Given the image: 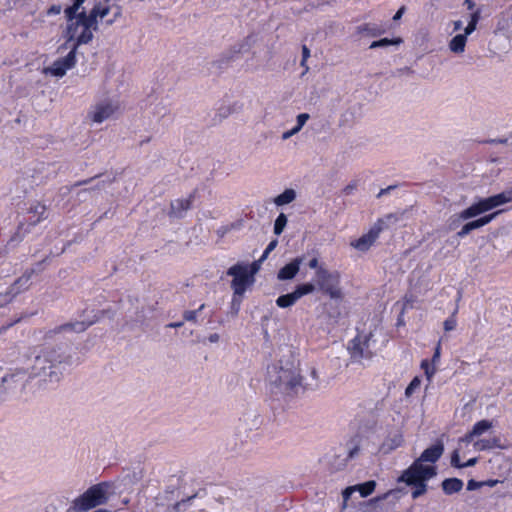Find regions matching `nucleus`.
I'll list each match as a JSON object with an SVG mask.
<instances>
[{
    "label": "nucleus",
    "mask_w": 512,
    "mask_h": 512,
    "mask_svg": "<svg viewBox=\"0 0 512 512\" xmlns=\"http://www.w3.org/2000/svg\"><path fill=\"white\" fill-rule=\"evenodd\" d=\"M63 364H71V357L65 355L61 348H41L30 367V377L37 379L39 389L53 388L62 379Z\"/></svg>",
    "instance_id": "f257e3e1"
},
{
    "label": "nucleus",
    "mask_w": 512,
    "mask_h": 512,
    "mask_svg": "<svg viewBox=\"0 0 512 512\" xmlns=\"http://www.w3.org/2000/svg\"><path fill=\"white\" fill-rule=\"evenodd\" d=\"M68 7L65 8L64 14L67 20V35L69 40L75 41L74 47L82 44H87L93 39V31L98 29V26L88 15L86 8L82 5L80 10L74 13H67Z\"/></svg>",
    "instance_id": "f03ea898"
},
{
    "label": "nucleus",
    "mask_w": 512,
    "mask_h": 512,
    "mask_svg": "<svg viewBox=\"0 0 512 512\" xmlns=\"http://www.w3.org/2000/svg\"><path fill=\"white\" fill-rule=\"evenodd\" d=\"M268 381L285 391L302 385L298 362L292 356L287 359H280L268 368Z\"/></svg>",
    "instance_id": "7ed1b4c3"
},
{
    "label": "nucleus",
    "mask_w": 512,
    "mask_h": 512,
    "mask_svg": "<svg viewBox=\"0 0 512 512\" xmlns=\"http://www.w3.org/2000/svg\"><path fill=\"white\" fill-rule=\"evenodd\" d=\"M109 484L101 482L89 487L84 493L76 497L70 504L67 512H88L108 501Z\"/></svg>",
    "instance_id": "20e7f679"
},
{
    "label": "nucleus",
    "mask_w": 512,
    "mask_h": 512,
    "mask_svg": "<svg viewBox=\"0 0 512 512\" xmlns=\"http://www.w3.org/2000/svg\"><path fill=\"white\" fill-rule=\"evenodd\" d=\"M303 284L312 286L313 293L315 291H321L334 300H342L343 298V292L340 287V275L336 271L320 268L315 272L312 282Z\"/></svg>",
    "instance_id": "39448f33"
},
{
    "label": "nucleus",
    "mask_w": 512,
    "mask_h": 512,
    "mask_svg": "<svg viewBox=\"0 0 512 512\" xmlns=\"http://www.w3.org/2000/svg\"><path fill=\"white\" fill-rule=\"evenodd\" d=\"M512 201V189L481 198L458 214V220H468Z\"/></svg>",
    "instance_id": "423d86ee"
},
{
    "label": "nucleus",
    "mask_w": 512,
    "mask_h": 512,
    "mask_svg": "<svg viewBox=\"0 0 512 512\" xmlns=\"http://www.w3.org/2000/svg\"><path fill=\"white\" fill-rule=\"evenodd\" d=\"M348 351L354 361L371 359L375 354L373 334H358L349 342Z\"/></svg>",
    "instance_id": "0eeeda50"
},
{
    "label": "nucleus",
    "mask_w": 512,
    "mask_h": 512,
    "mask_svg": "<svg viewBox=\"0 0 512 512\" xmlns=\"http://www.w3.org/2000/svg\"><path fill=\"white\" fill-rule=\"evenodd\" d=\"M227 275L232 276L231 288L234 295L241 297L254 283V277L249 274V266L243 263H237L227 270Z\"/></svg>",
    "instance_id": "6e6552de"
},
{
    "label": "nucleus",
    "mask_w": 512,
    "mask_h": 512,
    "mask_svg": "<svg viewBox=\"0 0 512 512\" xmlns=\"http://www.w3.org/2000/svg\"><path fill=\"white\" fill-rule=\"evenodd\" d=\"M110 0H100L94 4L88 15L98 26L111 12L113 16L105 20L107 26L114 24L122 16V8L119 5H110Z\"/></svg>",
    "instance_id": "1a4fd4ad"
},
{
    "label": "nucleus",
    "mask_w": 512,
    "mask_h": 512,
    "mask_svg": "<svg viewBox=\"0 0 512 512\" xmlns=\"http://www.w3.org/2000/svg\"><path fill=\"white\" fill-rule=\"evenodd\" d=\"M437 474L436 467L424 465L417 459L401 475L400 480L407 485L412 483L427 481Z\"/></svg>",
    "instance_id": "9d476101"
},
{
    "label": "nucleus",
    "mask_w": 512,
    "mask_h": 512,
    "mask_svg": "<svg viewBox=\"0 0 512 512\" xmlns=\"http://www.w3.org/2000/svg\"><path fill=\"white\" fill-rule=\"evenodd\" d=\"M390 220H396V217L392 214H389L385 217V219H379L366 234L351 242V246L362 252L369 250V248L378 239L381 231L384 229L385 222Z\"/></svg>",
    "instance_id": "9b49d317"
},
{
    "label": "nucleus",
    "mask_w": 512,
    "mask_h": 512,
    "mask_svg": "<svg viewBox=\"0 0 512 512\" xmlns=\"http://www.w3.org/2000/svg\"><path fill=\"white\" fill-rule=\"evenodd\" d=\"M29 379L32 378L30 377V374H27L25 369L15 368L10 370L2 378V384L6 391L16 394L21 393L25 389L26 383Z\"/></svg>",
    "instance_id": "f8f14e48"
},
{
    "label": "nucleus",
    "mask_w": 512,
    "mask_h": 512,
    "mask_svg": "<svg viewBox=\"0 0 512 512\" xmlns=\"http://www.w3.org/2000/svg\"><path fill=\"white\" fill-rule=\"evenodd\" d=\"M119 108L118 101L105 99L96 103L88 115L94 123H102L113 117L119 111Z\"/></svg>",
    "instance_id": "ddd939ff"
},
{
    "label": "nucleus",
    "mask_w": 512,
    "mask_h": 512,
    "mask_svg": "<svg viewBox=\"0 0 512 512\" xmlns=\"http://www.w3.org/2000/svg\"><path fill=\"white\" fill-rule=\"evenodd\" d=\"M262 424V419L255 409L247 410L239 418L236 430L240 435H248V433L258 430Z\"/></svg>",
    "instance_id": "4468645a"
},
{
    "label": "nucleus",
    "mask_w": 512,
    "mask_h": 512,
    "mask_svg": "<svg viewBox=\"0 0 512 512\" xmlns=\"http://www.w3.org/2000/svg\"><path fill=\"white\" fill-rule=\"evenodd\" d=\"M76 64V47L62 58L55 60L51 66L44 69L46 74H50L55 77H63L66 72L73 68Z\"/></svg>",
    "instance_id": "2eb2a0df"
},
{
    "label": "nucleus",
    "mask_w": 512,
    "mask_h": 512,
    "mask_svg": "<svg viewBox=\"0 0 512 512\" xmlns=\"http://www.w3.org/2000/svg\"><path fill=\"white\" fill-rule=\"evenodd\" d=\"M312 293L313 287L302 283L297 285L293 292L279 296L276 299V305L280 308H288L293 306L303 296Z\"/></svg>",
    "instance_id": "dca6fc26"
},
{
    "label": "nucleus",
    "mask_w": 512,
    "mask_h": 512,
    "mask_svg": "<svg viewBox=\"0 0 512 512\" xmlns=\"http://www.w3.org/2000/svg\"><path fill=\"white\" fill-rule=\"evenodd\" d=\"M32 274L33 270L25 272L4 294H0V305L11 302L20 292L26 290Z\"/></svg>",
    "instance_id": "f3484780"
},
{
    "label": "nucleus",
    "mask_w": 512,
    "mask_h": 512,
    "mask_svg": "<svg viewBox=\"0 0 512 512\" xmlns=\"http://www.w3.org/2000/svg\"><path fill=\"white\" fill-rule=\"evenodd\" d=\"M302 262V257L294 258L291 262L279 269L277 278L281 281L292 280L298 274Z\"/></svg>",
    "instance_id": "a211bd4d"
},
{
    "label": "nucleus",
    "mask_w": 512,
    "mask_h": 512,
    "mask_svg": "<svg viewBox=\"0 0 512 512\" xmlns=\"http://www.w3.org/2000/svg\"><path fill=\"white\" fill-rule=\"evenodd\" d=\"M92 324H93V321H89V322H85V321L78 322L77 321V322H73V323H66V324L56 327L55 329L49 330L46 333L45 338L46 339L52 338V336L54 334H57V333H60L63 331H74L77 333L83 332Z\"/></svg>",
    "instance_id": "6ab92c4d"
},
{
    "label": "nucleus",
    "mask_w": 512,
    "mask_h": 512,
    "mask_svg": "<svg viewBox=\"0 0 512 512\" xmlns=\"http://www.w3.org/2000/svg\"><path fill=\"white\" fill-rule=\"evenodd\" d=\"M443 452V443L437 442L436 444L425 449L417 460L420 461L422 464L425 462L435 463L440 459Z\"/></svg>",
    "instance_id": "aec40b11"
},
{
    "label": "nucleus",
    "mask_w": 512,
    "mask_h": 512,
    "mask_svg": "<svg viewBox=\"0 0 512 512\" xmlns=\"http://www.w3.org/2000/svg\"><path fill=\"white\" fill-rule=\"evenodd\" d=\"M194 196L191 194L187 198H179L171 202V214L175 217H182L190 209Z\"/></svg>",
    "instance_id": "412c9836"
},
{
    "label": "nucleus",
    "mask_w": 512,
    "mask_h": 512,
    "mask_svg": "<svg viewBox=\"0 0 512 512\" xmlns=\"http://www.w3.org/2000/svg\"><path fill=\"white\" fill-rule=\"evenodd\" d=\"M473 446L478 451L491 450V449H495V448H500V449L503 448V445L501 444V440L497 436L479 439L474 442Z\"/></svg>",
    "instance_id": "4be33fe9"
},
{
    "label": "nucleus",
    "mask_w": 512,
    "mask_h": 512,
    "mask_svg": "<svg viewBox=\"0 0 512 512\" xmlns=\"http://www.w3.org/2000/svg\"><path fill=\"white\" fill-rule=\"evenodd\" d=\"M403 443V436L400 432L396 431L390 434L382 443L381 449L384 453H389L396 448L400 447Z\"/></svg>",
    "instance_id": "5701e85b"
},
{
    "label": "nucleus",
    "mask_w": 512,
    "mask_h": 512,
    "mask_svg": "<svg viewBox=\"0 0 512 512\" xmlns=\"http://www.w3.org/2000/svg\"><path fill=\"white\" fill-rule=\"evenodd\" d=\"M463 481L459 478H447L444 479L441 483V487L443 492L446 495H452L454 493H458L463 488Z\"/></svg>",
    "instance_id": "b1692460"
},
{
    "label": "nucleus",
    "mask_w": 512,
    "mask_h": 512,
    "mask_svg": "<svg viewBox=\"0 0 512 512\" xmlns=\"http://www.w3.org/2000/svg\"><path fill=\"white\" fill-rule=\"evenodd\" d=\"M466 42L467 37L465 35L457 34L450 40L448 47L451 52L455 54H462L465 51Z\"/></svg>",
    "instance_id": "393cba45"
},
{
    "label": "nucleus",
    "mask_w": 512,
    "mask_h": 512,
    "mask_svg": "<svg viewBox=\"0 0 512 512\" xmlns=\"http://www.w3.org/2000/svg\"><path fill=\"white\" fill-rule=\"evenodd\" d=\"M296 199V191L292 188L285 189L281 194L274 198L276 206H284L290 204Z\"/></svg>",
    "instance_id": "a878e982"
},
{
    "label": "nucleus",
    "mask_w": 512,
    "mask_h": 512,
    "mask_svg": "<svg viewBox=\"0 0 512 512\" xmlns=\"http://www.w3.org/2000/svg\"><path fill=\"white\" fill-rule=\"evenodd\" d=\"M45 211L46 207L40 203H37L31 207L29 211L30 214H33L29 217L31 224L36 225L38 222H40V220L44 218Z\"/></svg>",
    "instance_id": "bb28decb"
},
{
    "label": "nucleus",
    "mask_w": 512,
    "mask_h": 512,
    "mask_svg": "<svg viewBox=\"0 0 512 512\" xmlns=\"http://www.w3.org/2000/svg\"><path fill=\"white\" fill-rule=\"evenodd\" d=\"M492 422L490 420H481L476 422L472 427V435L479 437L492 428Z\"/></svg>",
    "instance_id": "cd10ccee"
},
{
    "label": "nucleus",
    "mask_w": 512,
    "mask_h": 512,
    "mask_svg": "<svg viewBox=\"0 0 512 512\" xmlns=\"http://www.w3.org/2000/svg\"><path fill=\"white\" fill-rule=\"evenodd\" d=\"M498 213L499 212H495V213H492V214H489V215H485V216H483V217H481V218H479L477 220L468 222L470 230L473 231L475 229H478V228H481V227L487 225L488 223H490L495 218V216Z\"/></svg>",
    "instance_id": "c85d7f7f"
},
{
    "label": "nucleus",
    "mask_w": 512,
    "mask_h": 512,
    "mask_svg": "<svg viewBox=\"0 0 512 512\" xmlns=\"http://www.w3.org/2000/svg\"><path fill=\"white\" fill-rule=\"evenodd\" d=\"M401 43H402L401 38H395V39L382 38L380 40L373 41L370 44L369 48L370 49L384 48V47H388L390 45H399Z\"/></svg>",
    "instance_id": "c756f323"
},
{
    "label": "nucleus",
    "mask_w": 512,
    "mask_h": 512,
    "mask_svg": "<svg viewBox=\"0 0 512 512\" xmlns=\"http://www.w3.org/2000/svg\"><path fill=\"white\" fill-rule=\"evenodd\" d=\"M376 487V482L373 480L355 486L356 490L359 491L361 497H367L373 493Z\"/></svg>",
    "instance_id": "7c9ffc66"
},
{
    "label": "nucleus",
    "mask_w": 512,
    "mask_h": 512,
    "mask_svg": "<svg viewBox=\"0 0 512 512\" xmlns=\"http://www.w3.org/2000/svg\"><path fill=\"white\" fill-rule=\"evenodd\" d=\"M287 216L284 213H280L274 223V234L280 235L287 225Z\"/></svg>",
    "instance_id": "2f4dec72"
},
{
    "label": "nucleus",
    "mask_w": 512,
    "mask_h": 512,
    "mask_svg": "<svg viewBox=\"0 0 512 512\" xmlns=\"http://www.w3.org/2000/svg\"><path fill=\"white\" fill-rule=\"evenodd\" d=\"M411 485L414 486V490L412 491V494H411L413 499H417L418 497L425 494L427 491L426 481L412 483Z\"/></svg>",
    "instance_id": "473e14b6"
},
{
    "label": "nucleus",
    "mask_w": 512,
    "mask_h": 512,
    "mask_svg": "<svg viewBox=\"0 0 512 512\" xmlns=\"http://www.w3.org/2000/svg\"><path fill=\"white\" fill-rule=\"evenodd\" d=\"M421 368L424 370V373L428 379V381L432 380V377L434 376L436 369L435 364H430L428 360H423L421 362Z\"/></svg>",
    "instance_id": "72a5a7b5"
},
{
    "label": "nucleus",
    "mask_w": 512,
    "mask_h": 512,
    "mask_svg": "<svg viewBox=\"0 0 512 512\" xmlns=\"http://www.w3.org/2000/svg\"><path fill=\"white\" fill-rule=\"evenodd\" d=\"M359 32H366L371 36H378L382 33V30L374 24H364L360 26Z\"/></svg>",
    "instance_id": "f704fd0d"
},
{
    "label": "nucleus",
    "mask_w": 512,
    "mask_h": 512,
    "mask_svg": "<svg viewBox=\"0 0 512 512\" xmlns=\"http://www.w3.org/2000/svg\"><path fill=\"white\" fill-rule=\"evenodd\" d=\"M456 313H457V309L453 312V314L448 317L444 323H443V326H444V330L446 332H449V331H452L456 328L457 326V320H456Z\"/></svg>",
    "instance_id": "c9c22d12"
},
{
    "label": "nucleus",
    "mask_w": 512,
    "mask_h": 512,
    "mask_svg": "<svg viewBox=\"0 0 512 512\" xmlns=\"http://www.w3.org/2000/svg\"><path fill=\"white\" fill-rule=\"evenodd\" d=\"M196 495H192L186 499L176 502L172 507V512H181L186 509L187 504L195 498Z\"/></svg>",
    "instance_id": "e433bc0d"
},
{
    "label": "nucleus",
    "mask_w": 512,
    "mask_h": 512,
    "mask_svg": "<svg viewBox=\"0 0 512 512\" xmlns=\"http://www.w3.org/2000/svg\"><path fill=\"white\" fill-rule=\"evenodd\" d=\"M420 384L421 380L418 377L413 378L410 384L405 389V395L407 397L411 396L415 392V390L420 387Z\"/></svg>",
    "instance_id": "4c0bfd02"
},
{
    "label": "nucleus",
    "mask_w": 512,
    "mask_h": 512,
    "mask_svg": "<svg viewBox=\"0 0 512 512\" xmlns=\"http://www.w3.org/2000/svg\"><path fill=\"white\" fill-rule=\"evenodd\" d=\"M477 21H478V17L476 14H474L472 16V19L471 21L468 23V25L466 26L465 30H464V33L463 35H465L466 37L468 35H470L471 33H473L476 29V25H477Z\"/></svg>",
    "instance_id": "58836bf2"
},
{
    "label": "nucleus",
    "mask_w": 512,
    "mask_h": 512,
    "mask_svg": "<svg viewBox=\"0 0 512 512\" xmlns=\"http://www.w3.org/2000/svg\"><path fill=\"white\" fill-rule=\"evenodd\" d=\"M310 376H311V378L314 380V383H308V382H306V383L304 384V387H305L306 389H312V390H313V389H316V388L318 387V373H317L316 369H314V368H313V369H311V371H310Z\"/></svg>",
    "instance_id": "ea45409f"
},
{
    "label": "nucleus",
    "mask_w": 512,
    "mask_h": 512,
    "mask_svg": "<svg viewBox=\"0 0 512 512\" xmlns=\"http://www.w3.org/2000/svg\"><path fill=\"white\" fill-rule=\"evenodd\" d=\"M278 242L277 240H273L271 241L268 246L266 247V249L264 250L262 256L260 257L259 261H264L268 255L276 248Z\"/></svg>",
    "instance_id": "a19ab883"
},
{
    "label": "nucleus",
    "mask_w": 512,
    "mask_h": 512,
    "mask_svg": "<svg viewBox=\"0 0 512 512\" xmlns=\"http://www.w3.org/2000/svg\"><path fill=\"white\" fill-rule=\"evenodd\" d=\"M198 313H199V310L185 311L183 314V318H184V320H186L188 322H196Z\"/></svg>",
    "instance_id": "79ce46f5"
},
{
    "label": "nucleus",
    "mask_w": 512,
    "mask_h": 512,
    "mask_svg": "<svg viewBox=\"0 0 512 512\" xmlns=\"http://www.w3.org/2000/svg\"><path fill=\"white\" fill-rule=\"evenodd\" d=\"M309 118H310V115L307 114V113L299 114L297 116V118H296V120H297V124H296L297 128L301 130L303 128V126L306 124V122L309 120Z\"/></svg>",
    "instance_id": "37998d69"
},
{
    "label": "nucleus",
    "mask_w": 512,
    "mask_h": 512,
    "mask_svg": "<svg viewBox=\"0 0 512 512\" xmlns=\"http://www.w3.org/2000/svg\"><path fill=\"white\" fill-rule=\"evenodd\" d=\"M451 465L456 468H463V463L460 462V455L457 450L451 455Z\"/></svg>",
    "instance_id": "c03bdc74"
},
{
    "label": "nucleus",
    "mask_w": 512,
    "mask_h": 512,
    "mask_svg": "<svg viewBox=\"0 0 512 512\" xmlns=\"http://www.w3.org/2000/svg\"><path fill=\"white\" fill-rule=\"evenodd\" d=\"M86 0H73V4L71 6H68L67 13L72 14L76 10H80L82 8V5L85 3Z\"/></svg>",
    "instance_id": "a18cd8bd"
},
{
    "label": "nucleus",
    "mask_w": 512,
    "mask_h": 512,
    "mask_svg": "<svg viewBox=\"0 0 512 512\" xmlns=\"http://www.w3.org/2000/svg\"><path fill=\"white\" fill-rule=\"evenodd\" d=\"M238 295H233L231 302V310L233 315H237L240 310L241 299L237 298Z\"/></svg>",
    "instance_id": "49530a36"
},
{
    "label": "nucleus",
    "mask_w": 512,
    "mask_h": 512,
    "mask_svg": "<svg viewBox=\"0 0 512 512\" xmlns=\"http://www.w3.org/2000/svg\"><path fill=\"white\" fill-rule=\"evenodd\" d=\"M484 482H478L476 480H469L467 483V490L474 491L476 489H479L480 487L484 486Z\"/></svg>",
    "instance_id": "de8ad7c7"
},
{
    "label": "nucleus",
    "mask_w": 512,
    "mask_h": 512,
    "mask_svg": "<svg viewBox=\"0 0 512 512\" xmlns=\"http://www.w3.org/2000/svg\"><path fill=\"white\" fill-rule=\"evenodd\" d=\"M308 266L309 268L311 269H314L315 272L318 271V269L320 268H325L323 265H320L319 264V260L317 257H313L309 262H308Z\"/></svg>",
    "instance_id": "09e8293b"
},
{
    "label": "nucleus",
    "mask_w": 512,
    "mask_h": 512,
    "mask_svg": "<svg viewBox=\"0 0 512 512\" xmlns=\"http://www.w3.org/2000/svg\"><path fill=\"white\" fill-rule=\"evenodd\" d=\"M299 131H300V129H298V128H297V126H295V127H293L291 130L285 131V132L282 134V139H283V140H287V139H289L290 137H292L293 135L297 134Z\"/></svg>",
    "instance_id": "8fccbe9b"
},
{
    "label": "nucleus",
    "mask_w": 512,
    "mask_h": 512,
    "mask_svg": "<svg viewBox=\"0 0 512 512\" xmlns=\"http://www.w3.org/2000/svg\"><path fill=\"white\" fill-rule=\"evenodd\" d=\"M359 451H360V447L357 444H355L353 447L349 448L348 458L353 459L354 457H356L359 454Z\"/></svg>",
    "instance_id": "3c124183"
},
{
    "label": "nucleus",
    "mask_w": 512,
    "mask_h": 512,
    "mask_svg": "<svg viewBox=\"0 0 512 512\" xmlns=\"http://www.w3.org/2000/svg\"><path fill=\"white\" fill-rule=\"evenodd\" d=\"M262 261H255L251 264V266H249V274L252 275V277H254V275L257 273V271L259 270V267H260V263Z\"/></svg>",
    "instance_id": "603ef678"
},
{
    "label": "nucleus",
    "mask_w": 512,
    "mask_h": 512,
    "mask_svg": "<svg viewBox=\"0 0 512 512\" xmlns=\"http://www.w3.org/2000/svg\"><path fill=\"white\" fill-rule=\"evenodd\" d=\"M61 10H62V7L60 5H52L47 10V15H58V14H60Z\"/></svg>",
    "instance_id": "864d4df0"
},
{
    "label": "nucleus",
    "mask_w": 512,
    "mask_h": 512,
    "mask_svg": "<svg viewBox=\"0 0 512 512\" xmlns=\"http://www.w3.org/2000/svg\"><path fill=\"white\" fill-rule=\"evenodd\" d=\"M470 232H471V230H470L469 224L466 223L465 225H463L461 230L457 233V236L460 238H463L466 235H468Z\"/></svg>",
    "instance_id": "5fc2aeb1"
},
{
    "label": "nucleus",
    "mask_w": 512,
    "mask_h": 512,
    "mask_svg": "<svg viewBox=\"0 0 512 512\" xmlns=\"http://www.w3.org/2000/svg\"><path fill=\"white\" fill-rule=\"evenodd\" d=\"M310 56V50L308 49L307 46H303L302 47V61H301V65L304 66L305 65V62L307 61V59L309 58Z\"/></svg>",
    "instance_id": "6e6d98bb"
},
{
    "label": "nucleus",
    "mask_w": 512,
    "mask_h": 512,
    "mask_svg": "<svg viewBox=\"0 0 512 512\" xmlns=\"http://www.w3.org/2000/svg\"><path fill=\"white\" fill-rule=\"evenodd\" d=\"M440 351H441V346H440V343H438V345L435 348L434 355L432 357V363L433 364H436L439 361V359H440Z\"/></svg>",
    "instance_id": "4d7b16f0"
},
{
    "label": "nucleus",
    "mask_w": 512,
    "mask_h": 512,
    "mask_svg": "<svg viewBox=\"0 0 512 512\" xmlns=\"http://www.w3.org/2000/svg\"><path fill=\"white\" fill-rule=\"evenodd\" d=\"M493 143L509 144L512 146V136L510 138H500L492 140Z\"/></svg>",
    "instance_id": "13d9d810"
},
{
    "label": "nucleus",
    "mask_w": 512,
    "mask_h": 512,
    "mask_svg": "<svg viewBox=\"0 0 512 512\" xmlns=\"http://www.w3.org/2000/svg\"><path fill=\"white\" fill-rule=\"evenodd\" d=\"M356 189V184H349L344 189L343 192L345 195H351L353 191Z\"/></svg>",
    "instance_id": "bf43d9fd"
},
{
    "label": "nucleus",
    "mask_w": 512,
    "mask_h": 512,
    "mask_svg": "<svg viewBox=\"0 0 512 512\" xmlns=\"http://www.w3.org/2000/svg\"><path fill=\"white\" fill-rule=\"evenodd\" d=\"M475 437H476L475 435H472V430H471L469 433H467V434L462 438V441H464V442H466V443H471V442L474 440V438H475Z\"/></svg>",
    "instance_id": "052dcab7"
},
{
    "label": "nucleus",
    "mask_w": 512,
    "mask_h": 512,
    "mask_svg": "<svg viewBox=\"0 0 512 512\" xmlns=\"http://www.w3.org/2000/svg\"><path fill=\"white\" fill-rule=\"evenodd\" d=\"M356 490L355 486L354 487H348L344 490L343 492V496L345 499L349 498V496Z\"/></svg>",
    "instance_id": "680f3d73"
},
{
    "label": "nucleus",
    "mask_w": 512,
    "mask_h": 512,
    "mask_svg": "<svg viewBox=\"0 0 512 512\" xmlns=\"http://www.w3.org/2000/svg\"><path fill=\"white\" fill-rule=\"evenodd\" d=\"M392 189H394V186H388L387 188L381 189L377 195L378 198L382 197L383 195L389 193Z\"/></svg>",
    "instance_id": "e2e57ef3"
},
{
    "label": "nucleus",
    "mask_w": 512,
    "mask_h": 512,
    "mask_svg": "<svg viewBox=\"0 0 512 512\" xmlns=\"http://www.w3.org/2000/svg\"><path fill=\"white\" fill-rule=\"evenodd\" d=\"M404 12H405V7H404V6H402V7H401L397 12H396V14L394 15L393 20H395V21H396V20H399V19L402 17V15L404 14Z\"/></svg>",
    "instance_id": "0e129e2a"
},
{
    "label": "nucleus",
    "mask_w": 512,
    "mask_h": 512,
    "mask_svg": "<svg viewBox=\"0 0 512 512\" xmlns=\"http://www.w3.org/2000/svg\"><path fill=\"white\" fill-rule=\"evenodd\" d=\"M220 339V336L219 334L217 333H213V334H210L209 337H208V340L211 342V343H216L218 342Z\"/></svg>",
    "instance_id": "69168bd1"
},
{
    "label": "nucleus",
    "mask_w": 512,
    "mask_h": 512,
    "mask_svg": "<svg viewBox=\"0 0 512 512\" xmlns=\"http://www.w3.org/2000/svg\"><path fill=\"white\" fill-rule=\"evenodd\" d=\"M19 321V319L13 321V322H10L8 323L7 325H4L0 328V334L1 333H4L7 329H9L10 327H12L15 323H17Z\"/></svg>",
    "instance_id": "338daca9"
},
{
    "label": "nucleus",
    "mask_w": 512,
    "mask_h": 512,
    "mask_svg": "<svg viewBox=\"0 0 512 512\" xmlns=\"http://www.w3.org/2000/svg\"><path fill=\"white\" fill-rule=\"evenodd\" d=\"M476 462H477V458H471L466 463H463V468L474 466L476 464Z\"/></svg>",
    "instance_id": "774afa93"
}]
</instances>
